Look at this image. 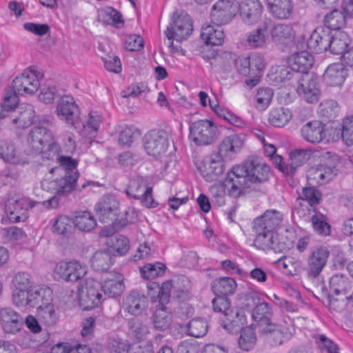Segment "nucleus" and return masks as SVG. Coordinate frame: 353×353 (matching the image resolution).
Masks as SVG:
<instances>
[{
  "instance_id": "f257e3e1",
  "label": "nucleus",
  "mask_w": 353,
  "mask_h": 353,
  "mask_svg": "<svg viewBox=\"0 0 353 353\" xmlns=\"http://www.w3.org/2000/svg\"><path fill=\"white\" fill-rule=\"evenodd\" d=\"M224 59L228 61V63L223 65V72H230L234 67L238 73L250 75L245 79L248 86L252 88L259 84L262 72L265 67V60L261 54L252 53L249 56L236 57L232 53H225Z\"/></svg>"
},
{
  "instance_id": "f03ea898",
  "label": "nucleus",
  "mask_w": 353,
  "mask_h": 353,
  "mask_svg": "<svg viewBox=\"0 0 353 353\" xmlns=\"http://www.w3.org/2000/svg\"><path fill=\"white\" fill-rule=\"evenodd\" d=\"M50 125V122L46 119L39 121L30 131L28 143L35 154H40L43 159L54 160L59 148L54 142L52 134L48 129Z\"/></svg>"
},
{
  "instance_id": "7ed1b4c3",
  "label": "nucleus",
  "mask_w": 353,
  "mask_h": 353,
  "mask_svg": "<svg viewBox=\"0 0 353 353\" xmlns=\"http://www.w3.org/2000/svg\"><path fill=\"white\" fill-rule=\"evenodd\" d=\"M39 203L19 195H11L6 203V212L11 222L25 221L28 217V209L34 208Z\"/></svg>"
},
{
  "instance_id": "20e7f679",
  "label": "nucleus",
  "mask_w": 353,
  "mask_h": 353,
  "mask_svg": "<svg viewBox=\"0 0 353 353\" xmlns=\"http://www.w3.org/2000/svg\"><path fill=\"white\" fill-rule=\"evenodd\" d=\"M169 139V133L164 130H150L144 137V148L149 155L161 157L168 149Z\"/></svg>"
},
{
  "instance_id": "39448f33",
  "label": "nucleus",
  "mask_w": 353,
  "mask_h": 353,
  "mask_svg": "<svg viewBox=\"0 0 353 353\" xmlns=\"http://www.w3.org/2000/svg\"><path fill=\"white\" fill-rule=\"evenodd\" d=\"M294 329L275 323L260 326L259 336L269 345L276 347L289 340L294 334Z\"/></svg>"
},
{
  "instance_id": "423d86ee",
  "label": "nucleus",
  "mask_w": 353,
  "mask_h": 353,
  "mask_svg": "<svg viewBox=\"0 0 353 353\" xmlns=\"http://www.w3.org/2000/svg\"><path fill=\"white\" fill-rule=\"evenodd\" d=\"M101 283L93 279H87L79 288L80 305L85 310H90L97 307L102 299Z\"/></svg>"
},
{
  "instance_id": "0eeeda50",
  "label": "nucleus",
  "mask_w": 353,
  "mask_h": 353,
  "mask_svg": "<svg viewBox=\"0 0 353 353\" xmlns=\"http://www.w3.org/2000/svg\"><path fill=\"white\" fill-rule=\"evenodd\" d=\"M249 181H250L245 162L243 165L233 167L232 170L228 172L225 185L229 188V194L236 197L240 194L242 190L250 188Z\"/></svg>"
},
{
  "instance_id": "6e6552de",
  "label": "nucleus",
  "mask_w": 353,
  "mask_h": 353,
  "mask_svg": "<svg viewBox=\"0 0 353 353\" xmlns=\"http://www.w3.org/2000/svg\"><path fill=\"white\" fill-rule=\"evenodd\" d=\"M190 137L197 145H209L214 141L217 129L213 122L200 120L190 126Z\"/></svg>"
},
{
  "instance_id": "1a4fd4ad",
  "label": "nucleus",
  "mask_w": 353,
  "mask_h": 353,
  "mask_svg": "<svg viewBox=\"0 0 353 353\" xmlns=\"http://www.w3.org/2000/svg\"><path fill=\"white\" fill-rule=\"evenodd\" d=\"M193 31V24L190 17L187 14H174L172 22L170 23L164 33L165 37H173L176 41L187 39Z\"/></svg>"
},
{
  "instance_id": "9d476101",
  "label": "nucleus",
  "mask_w": 353,
  "mask_h": 353,
  "mask_svg": "<svg viewBox=\"0 0 353 353\" xmlns=\"http://www.w3.org/2000/svg\"><path fill=\"white\" fill-rule=\"evenodd\" d=\"M86 272V266L77 261H61L55 265L54 269V277L65 281H77Z\"/></svg>"
},
{
  "instance_id": "9b49d317",
  "label": "nucleus",
  "mask_w": 353,
  "mask_h": 353,
  "mask_svg": "<svg viewBox=\"0 0 353 353\" xmlns=\"http://www.w3.org/2000/svg\"><path fill=\"white\" fill-rule=\"evenodd\" d=\"M57 114L61 120L74 128H80V112L72 97L66 95L61 98L57 106Z\"/></svg>"
},
{
  "instance_id": "f8f14e48",
  "label": "nucleus",
  "mask_w": 353,
  "mask_h": 353,
  "mask_svg": "<svg viewBox=\"0 0 353 353\" xmlns=\"http://www.w3.org/2000/svg\"><path fill=\"white\" fill-rule=\"evenodd\" d=\"M263 9L259 0H243L239 6L241 20L246 25H254L261 18Z\"/></svg>"
},
{
  "instance_id": "ddd939ff",
  "label": "nucleus",
  "mask_w": 353,
  "mask_h": 353,
  "mask_svg": "<svg viewBox=\"0 0 353 353\" xmlns=\"http://www.w3.org/2000/svg\"><path fill=\"white\" fill-rule=\"evenodd\" d=\"M330 252L326 248H319L308 256L307 274L310 279H316L325 266Z\"/></svg>"
},
{
  "instance_id": "4468645a",
  "label": "nucleus",
  "mask_w": 353,
  "mask_h": 353,
  "mask_svg": "<svg viewBox=\"0 0 353 353\" xmlns=\"http://www.w3.org/2000/svg\"><path fill=\"white\" fill-rule=\"evenodd\" d=\"M148 298L137 290L130 292L123 299L121 307L132 316H139L146 310Z\"/></svg>"
},
{
  "instance_id": "2eb2a0df",
  "label": "nucleus",
  "mask_w": 353,
  "mask_h": 353,
  "mask_svg": "<svg viewBox=\"0 0 353 353\" xmlns=\"http://www.w3.org/2000/svg\"><path fill=\"white\" fill-rule=\"evenodd\" d=\"M236 8L229 0H219L211 11L212 23L217 26L229 23L236 14Z\"/></svg>"
},
{
  "instance_id": "dca6fc26",
  "label": "nucleus",
  "mask_w": 353,
  "mask_h": 353,
  "mask_svg": "<svg viewBox=\"0 0 353 353\" xmlns=\"http://www.w3.org/2000/svg\"><path fill=\"white\" fill-rule=\"evenodd\" d=\"M257 234L254 245L263 250H272L274 252H283L288 249L284 243L279 241L278 235L272 231L263 232H256Z\"/></svg>"
},
{
  "instance_id": "f3484780",
  "label": "nucleus",
  "mask_w": 353,
  "mask_h": 353,
  "mask_svg": "<svg viewBox=\"0 0 353 353\" xmlns=\"http://www.w3.org/2000/svg\"><path fill=\"white\" fill-rule=\"evenodd\" d=\"M119 202L112 196L105 195L96 205L95 210L101 222H108L115 219L119 210Z\"/></svg>"
},
{
  "instance_id": "a211bd4d",
  "label": "nucleus",
  "mask_w": 353,
  "mask_h": 353,
  "mask_svg": "<svg viewBox=\"0 0 353 353\" xmlns=\"http://www.w3.org/2000/svg\"><path fill=\"white\" fill-rule=\"evenodd\" d=\"M270 28L264 19L256 29L248 33L245 44L252 49L264 48L270 41L268 34Z\"/></svg>"
},
{
  "instance_id": "6ab92c4d",
  "label": "nucleus",
  "mask_w": 353,
  "mask_h": 353,
  "mask_svg": "<svg viewBox=\"0 0 353 353\" xmlns=\"http://www.w3.org/2000/svg\"><path fill=\"white\" fill-rule=\"evenodd\" d=\"M283 219L282 214L277 210H266L263 215L255 219L254 228L255 232H274L280 225Z\"/></svg>"
},
{
  "instance_id": "aec40b11",
  "label": "nucleus",
  "mask_w": 353,
  "mask_h": 353,
  "mask_svg": "<svg viewBox=\"0 0 353 353\" xmlns=\"http://www.w3.org/2000/svg\"><path fill=\"white\" fill-rule=\"evenodd\" d=\"M0 321L4 332L9 334L19 332L23 325V317L9 307L2 308L0 310Z\"/></svg>"
},
{
  "instance_id": "412c9836",
  "label": "nucleus",
  "mask_w": 353,
  "mask_h": 353,
  "mask_svg": "<svg viewBox=\"0 0 353 353\" xmlns=\"http://www.w3.org/2000/svg\"><path fill=\"white\" fill-rule=\"evenodd\" d=\"M43 74L32 68H28L12 80V88H38L41 86V81Z\"/></svg>"
},
{
  "instance_id": "4be33fe9",
  "label": "nucleus",
  "mask_w": 353,
  "mask_h": 353,
  "mask_svg": "<svg viewBox=\"0 0 353 353\" xmlns=\"http://www.w3.org/2000/svg\"><path fill=\"white\" fill-rule=\"evenodd\" d=\"M226 161L225 158L218 153L211 154L207 157L201 170L203 175L208 180H216V179L223 173V161Z\"/></svg>"
},
{
  "instance_id": "5701e85b",
  "label": "nucleus",
  "mask_w": 353,
  "mask_h": 353,
  "mask_svg": "<svg viewBox=\"0 0 353 353\" xmlns=\"http://www.w3.org/2000/svg\"><path fill=\"white\" fill-rule=\"evenodd\" d=\"M330 30L323 27L315 29L307 41L308 48L316 52L326 51L329 46Z\"/></svg>"
},
{
  "instance_id": "b1692460",
  "label": "nucleus",
  "mask_w": 353,
  "mask_h": 353,
  "mask_svg": "<svg viewBox=\"0 0 353 353\" xmlns=\"http://www.w3.org/2000/svg\"><path fill=\"white\" fill-rule=\"evenodd\" d=\"M123 276L121 274L110 272L101 285V290L109 297H117L122 294L125 290Z\"/></svg>"
},
{
  "instance_id": "393cba45",
  "label": "nucleus",
  "mask_w": 353,
  "mask_h": 353,
  "mask_svg": "<svg viewBox=\"0 0 353 353\" xmlns=\"http://www.w3.org/2000/svg\"><path fill=\"white\" fill-rule=\"evenodd\" d=\"M303 138L312 143H318L326 137V128L319 121L307 123L301 128Z\"/></svg>"
},
{
  "instance_id": "a878e982",
  "label": "nucleus",
  "mask_w": 353,
  "mask_h": 353,
  "mask_svg": "<svg viewBox=\"0 0 353 353\" xmlns=\"http://www.w3.org/2000/svg\"><path fill=\"white\" fill-rule=\"evenodd\" d=\"M336 174V170L334 167L321 164L311 168L307 172V178L310 184L321 185L329 181Z\"/></svg>"
},
{
  "instance_id": "bb28decb",
  "label": "nucleus",
  "mask_w": 353,
  "mask_h": 353,
  "mask_svg": "<svg viewBox=\"0 0 353 353\" xmlns=\"http://www.w3.org/2000/svg\"><path fill=\"white\" fill-rule=\"evenodd\" d=\"M347 76V71L341 63L329 65L325 71L323 79L327 86H341Z\"/></svg>"
},
{
  "instance_id": "cd10ccee",
  "label": "nucleus",
  "mask_w": 353,
  "mask_h": 353,
  "mask_svg": "<svg viewBox=\"0 0 353 353\" xmlns=\"http://www.w3.org/2000/svg\"><path fill=\"white\" fill-rule=\"evenodd\" d=\"M54 159L58 161L60 163L59 168H56L59 172H63V177L67 178L69 182H72V185L76 186L77 181L79 178V173L77 170V161L70 157L60 156L59 151L57 157Z\"/></svg>"
},
{
  "instance_id": "c85d7f7f",
  "label": "nucleus",
  "mask_w": 353,
  "mask_h": 353,
  "mask_svg": "<svg viewBox=\"0 0 353 353\" xmlns=\"http://www.w3.org/2000/svg\"><path fill=\"white\" fill-rule=\"evenodd\" d=\"M35 117V112L31 105H21L12 114V123L18 128L30 126Z\"/></svg>"
},
{
  "instance_id": "c756f323",
  "label": "nucleus",
  "mask_w": 353,
  "mask_h": 353,
  "mask_svg": "<svg viewBox=\"0 0 353 353\" xmlns=\"http://www.w3.org/2000/svg\"><path fill=\"white\" fill-rule=\"evenodd\" d=\"M243 145V140L239 135L232 134L225 138L219 145L216 152L225 160H230L238 152Z\"/></svg>"
},
{
  "instance_id": "7c9ffc66",
  "label": "nucleus",
  "mask_w": 353,
  "mask_h": 353,
  "mask_svg": "<svg viewBox=\"0 0 353 353\" xmlns=\"http://www.w3.org/2000/svg\"><path fill=\"white\" fill-rule=\"evenodd\" d=\"M246 164L250 182L263 183L268 180L270 168L265 163L258 159H252L247 161Z\"/></svg>"
},
{
  "instance_id": "2f4dec72",
  "label": "nucleus",
  "mask_w": 353,
  "mask_h": 353,
  "mask_svg": "<svg viewBox=\"0 0 353 353\" xmlns=\"http://www.w3.org/2000/svg\"><path fill=\"white\" fill-rule=\"evenodd\" d=\"M39 296L37 290L13 289L12 291V302L19 307L29 305L33 307L37 304Z\"/></svg>"
},
{
  "instance_id": "473e14b6",
  "label": "nucleus",
  "mask_w": 353,
  "mask_h": 353,
  "mask_svg": "<svg viewBox=\"0 0 353 353\" xmlns=\"http://www.w3.org/2000/svg\"><path fill=\"white\" fill-rule=\"evenodd\" d=\"M41 187L43 190L56 194L68 193L75 188L72 182H69L67 178L63 176L53 180L44 179L41 183Z\"/></svg>"
},
{
  "instance_id": "72a5a7b5",
  "label": "nucleus",
  "mask_w": 353,
  "mask_h": 353,
  "mask_svg": "<svg viewBox=\"0 0 353 353\" xmlns=\"http://www.w3.org/2000/svg\"><path fill=\"white\" fill-rule=\"evenodd\" d=\"M352 286L350 279L343 275H334L330 280L331 292L335 295H344L345 299L347 300L353 301V294H350Z\"/></svg>"
},
{
  "instance_id": "f704fd0d",
  "label": "nucleus",
  "mask_w": 353,
  "mask_h": 353,
  "mask_svg": "<svg viewBox=\"0 0 353 353\" xmlns=\"http://www.w3.org/2000/svg\"><path fill=\"white\" fill-rule=\"evenodd\" d=\"M288 64L292 70L303 72L312 67L314 58L308 52L301 51L292 54L288 59Z\"/></svg>"
},
{
  "instance_id": "c9c22d12",
  "label": "nucleus",
  "mask_w": 353,
  "mask_h": 353,
  "mask_svg": "<svg viewBox=\"0 0 353 353\" xmlns=\"http://www.w3.org/2000/svg\"><path fill=\"white\" fill-rule=\"evenodd\" d=\"M350 42L349 36L345 32L330 31L328 49L332 54H342L347 49Z\"/></svg>"
},
{
  "instance_id": "e433bc0d",
  "label": "nucleus",
  "mask_w": 353,
  "mask_h": 353,
  "mask_svg": "<svg viewBox=\"0 0 353 353\" xmlns=\"http://www.w3.org/2000/svg\"><path fill=\"white\" fill-rule=\"evenodd\" d=\"M266 23L270 28V41L278 42L283 39H290L294 34V31L290 25L279 23L275 24L270 19H265Z\"/></svg>"
},
{
  "instance_id": "4c0bfd02",
  "label": "nucleus",
  "mask_w": 353,
  "mask_h": 353,
  "mask_svg": "<svg viewBox=\"0 0 353 353\" xmlns=\"http://www.w3.org/2000/svg\"><path fill=\"white\" fill-rule=\"evenodd\" d=\"M0 156L5 161L12 164L28 163L26 156L20 154L12 143L6 141L0 142Z\"/></svg>"
},
{
  "instance_id": "58836bf2",
  "label": "nucleus",
  "mask_w": 353,
  "mask_h": 353,
  "mask_svg": "<svg viewBox=\"0 0 353 353\" xmlns=\"http://www.w3.org/2000/svg\"><path fill=\"white\" fill-rule=\"evenodd\" d=\"M92 267L97 271H107L114 263L113 255L110 249L97 251L91 260Z\"/></svg>"
},
{
  "instance_id": "ea45409f",
  "label": "nucleus",
  "mask_w": 353,
  "mask_h": 353,
  "mask_svg": "<svg viewBox=\"0 0 353 353\" xmlns=\"http://www.w3.org/2000/svg\"><path fill=\"white\" fill-rule=\"evenodd\" d=\"M270 12L279 19H287L292 12L291 0H266Z\"/></svg>"
},
{
  "instance_id": "a19ab883",
  "label": "nucleus",
  "mask_w": 353,
  "mask_h": 353,
  "mask_svg": "<svg viewBox=\"0 0 353 353\" xmlns=\"http://www.w3.org/2000/svg\"><path fill=\"white\" fill-rule=\"evenodd\" d=\"M201 37L207 45L220 46L224 41L223 30L211 25H206L202 28Z\"/></svg>"
},
{
  "instance_id": "79ce46f5",
  "label": "nucleus",
  "mask_w": 353,
  "mask_h": 353,
  "mask_svg": "<svg viewBox=\"0 0 353 353\" xmlns=\"http://www.w3.org/2000/svg\"><path fill=\"white\" fill-rule=\"evenodd\" d=\"M314 151L310 148L307 149H295L290 152V172L293 175L296 169L305 164L312 157Z\"/></svg>"
},
{
  "instance_id": "37998d69",
  "label": "nucleus",
  "mask_w": 353,
  "mask_h": 353,
  "mask_svg": "<svg viewBox=\"0 0 353 353\" xmlns=\"http://www.w3.org/2000/svg\"><path fill=\"white\" fill-rule=\"evenodd\" d=\"M272 312L270 306L263 300L253 310L252 316L254 321L258 323V328L260 326L271 323Z\"/></svg>"
},
{
  "instance_id": "c03bdc74",
  "label": "nucleus",
  "mask_w": 353,
  "mask_h": 353,
  "mask_svg": "<svg viewBox=\"0 0 353 353\" xmlns=\"http://www.w3.org/2000/svg\"><path fill=\"white\" fill-rule=\"evenodd\" d=\"M172 289L173 288V296L178 299H185L188 297L191 289V283L188 277L184 275L179 276L172 280Z\"/></svg>"
},
{
  "instance_id": "a18cd8bd",
  "label": "nucleus",
  "mask_w": 353,
  "mask_h": 353,
  "mask_svg": "<svg viewBox=\"0 0 353 353\" xmlns=\"http://www.w3.org/2000/svg\"><path fill=\"white\" fill-rule=\"evenodd\" d=\"M212 288L216 295L227 296L234 293L236 283L230 277L219 278L213 281Z\"/></svg>"
},
{
  "instance_id": "49530a36",
  "label": "nucleus",
  "mask_w": 353,
  "mask_h": 353,
  "mask_svg": "<svg viewBox=\"0 0 353 353\" xmlns=\"http://www.w3.org/2000/svg\"><path fill=\"white\" fill-rule=\"evenodd\" d=\"M73 224L81 231L90 232L96 228L97 221L90 212L81 211L77 212Z\"/></svg>"
},
{
  "instance_id": "de8ad7c7",
  "label": "nucleus",
  "mask_w": 353,
  "mask_h": 353,
  "mask_svg": "<svg viewBox=\"0 0 353 353\" xmlns=\"http://www.w3.org/2000/svg\"><path fill=\"white\" fill-rule=\"evenodd\" d=\"M172 321V313L165 306L157 308L153 315V325L155 329L165 330L170 327Z\"/></svg>"
},
{
  "instance_id": "09e8293b",
  "label": "nucleus",
  "mask_w": 353,
  "mask_h": 353,
  "mask_svg": "<svg viewBox=\"0 0 353 353\" xmlns=\"http://www.w3.org/2000/svg\"><path fill=\"white\" fill-rule=\"evenodd\" d=\"M256 328V325L252 324L242 329L239 339V345L241 350L249 351L254 347L256 342L254 331Z\"/></svg>"
},
{
  "instance_id": "8fccbe9b",
  "label": "nucleus",
  "mask_w": 353,
  "mask_h": 353,
  "mask_svg": "<svg viewBox=\"0 0 353 353\" xmlns=\"http://www.w3.org/2000/svg\"><path fill=\"white\" fill-rule=\"evenodd\" d=\"M149 187L145 178L136 176L130 180L126 190V194L135 199H138L144 195L145 191H146V189Z\"/></svg>"
},
{
  "instance_id": "3c124183",
  "label": "nucleus",
  "mask_w": 353,
  "mask_h": 353,
  "mask_svg": "<svg viewBox=\"0 0 353 353\" xmlns=\"http://www.w3.org/2000/svg\"><path fill=\"white\" fill-rule=\"evenodd\" d=\"M102 122L101 114L97 111H90L85 125H83V133L89 139L95 137ZM81 125V123L80 126Z\"/></svg>"
},
{
  "instance_id": "603ef678",
  "label": "nucleus",
  "mask_w": 353,
  "mask_h": 353,
  "mask_svg": "<svg viewBox=\"0 0 353 353\" xmlns=\"http://www.w3.org/2000/svg\"><path fill=\"white\" fill-rule=\"evenodd\" d=\"M292 117V114L289 109L278 108L270 112L269 121L272 125L280 128L285 125Z\"/></svg>"
},
{
  "instance_id": "864d4df0",
  "label": "nucleus",
  "mask_w": 353,
  "mask_h": 353,
  "mask_svg": "<svg viewBox=\"0 0 353 353\" xmlns=\"http://www.w3.org/2000/svg\"><path fill=\"white\" fill-rule=\"evenodd\" d=\"M73 221L67 216L61 215L57 217L52 224L53 233L63 236H68L72 233Z\"/></svg>"
},
{
  "instance_id": "5fc2aeb1",
  "label": "nucleus",
  "mask_w": 353,
  "mask_h": 353,
  "mask_svg": "<svg viewBox=\"0 0 353 353\" xmlns=\"http://www.w3.org/2000/svg\"><path fill=\"white\" fill-rule=\"evenodd\" d=\"M187 327L188 334L196 338L205 336L208 328L207 321L202 318L193 319L189 322Z\"/></svg>"
},
{
  "instance_id": "6e6d98bb",
  "label": "nucleus",
  "mask_w": 353,
  "mask_h": 353,
  "mask_svg": "<svg viewBox=\"0 0 353 353\" xmlns=\"http://www.w3.org/2000/svg\"><path fill=\"white\" fill-rule=\"evenodd\" d=\"M128 326L129 334L137 339H143L148 333L147 325L140 319H130Z\"/></svg>"
},
{
  "instance_id": "4d7b16f0",
  "label": "nucleus",
  "mask_w": 353,
  "mask_h": 353,
  "mask_svg": "<svg viewBox=\"0 0 353 353\" xmlns=\"http://www.w3.org/2000/svg\"><path fill=\"white\" fill-rule=\"evenodd\" d=\"M38 315L40 321L47 326L56 325L59 320V316L52 305H47L44 307L40 306Z\"/></svg>"
},
{
  "instance_id": "13d9d810",
  "label": "nucleus",
  "mask_w": 353,
  "mask_h": 353,
  "mask_svg": "<svg viewBox=\"0 0 353 353\" xmlns=\"http://www.w3.org/2000/svg\"><path fill=\"white\" fill-rule=\"evenodd\" d=\"M325 22L327 26V28L329 30H338L345 26L346 19L344 14L341 11L334 10L325 16Z\"/></svg>"
},
{
  "instance_id": "bf43d9fd",
  "label": "nucleus",
  "mask_w": 353,
  "mask_h": 353,
  "mask_svg": "<svg viewBox=\"0 0 353 353\" xmlns=\"http://www.w3.org/2000/svg\"><path fill=\"white\" fill-rule=\"evenodd\" d=\"M165 268V265L161 263H148L143 266L140 272L143 279H152L162 276Z\"/></svg>"
},
{
  "instance_id": "052dcab7",
  "label": "nucleus",
  "mask_w": 353,
  "mask_h": 353,
  "mask_svg": "<svg viewBox=\"0 0 353 353\" xmlns=\"http://www.w3.org/2000/svg\"><path fill=\"white\" fill-rule=\"evenodd\" d=\"M108 243L112 250L119 255L125 254L130 248L128 239L121 234L112 236Z\"/></svg>"
},
{
  "instance_id": "680f3d73",
  "label": "nucleus",
  "mask_w": 353,
  "mask_h": 353,
  "mask_svg": "<svg viewBox=\"0 0 353 353\" xmlns=\"http://www.w3.org/2000/svg\"><path fill=\"white\" fill-rule=\"evenodd\" d=\"M143 38L137 34H127L123 40L124 48L128 51H139L143 48Z\"/></svg>"
},
{
  "instance_id": "e2e57ef3",
  "label": "nucleus",
  "mask_w": 353,
  "mask_h": 353,
  "mask_svg": "<svg viewBox=\"0 0 353 353\" xmlns=\"http://www.w3.org/2000/svg\"><path fill=\"white\" fill-rule=\"evenodd\" d=\"M313 228L321 235H328L330 232V225L327 223L322 214H314L311 218Z\"/></svg>"
},
{
  "instance_id": "0e129e2a",
  "label": "nucleus",
  "mask_w": 353,
  "mask_h": 353,
  "mask_svg": "<svg viewBox=\"0 0 353 353\" xmlns=\"http://www.w3.org/2000/svg\"><path fill=\"white\" fill-rule=\"evenodd\" d=\"M274 92L272 90H258L256 94V108L265 110L270 104Z\"/></svg>"
},
{
  "instance_id": "69168bd1",
  "label": "nucleus",
  "mask_w": 353,
  "mask_h": 353,
  "mask_svg": "<svg viewBox=\"0 0 353 353\" xmlns=\"http://www.w3.org/2000/svg\"><path fill=\"white\" fill-rule=\"evenodd\" d=\"M13 289L33 290L32 288V279L26 272H18L12 280Z\"/></svg>"
},
{
  "instance_id": "338daca9",
  "label": "nucleus",
  "mask_w": 353,
  "mask_h": 353,
  "mask_svg": "<svg viewBox=\"0 0 353 353\" xmlns=\"http://www.w3.org/2000/svg\"><path fill=\"white\" fill-rule=\"evenodd\" d=\"M213 309L215 312H222L225 316H229L230 303L226 296L216 295L212 300Z\"/></svg>"
},
{
  "instance_id": "774afa93",
  "label": "nucleus",
  "mask_w": 353,
  "mask_h": 353,
  "mask_svg": "<svg viewBox=\"0 0 353 353\" xmlns=\"http://www.w3.org/2000/svg\"><path fill=\"white\" fill-rule=\"evenodd\" d=\"M342 138L347 145L353 144V116L347 117L343 119Z\"/></svg>"
}]
</instances>
